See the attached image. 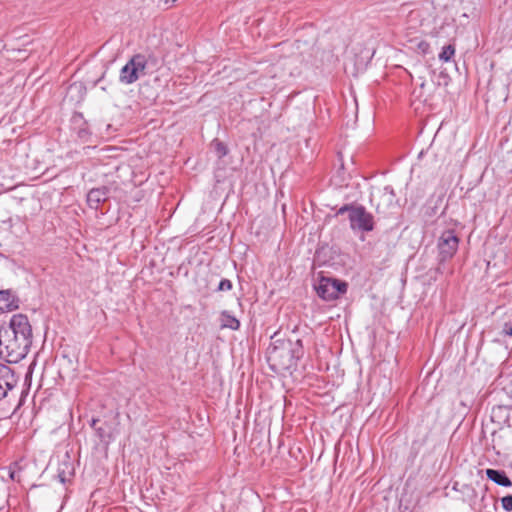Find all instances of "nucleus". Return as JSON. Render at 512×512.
<instances>
[{
	"label": "nucleus",
	"mask_w": 512,
	"mask_h": 512,
	"mask_svg": "<svg viewBox=\"0 0 512 512\" xmlns=\"http://www.w3.org/2000/svg\"><path fill=\"white\" fill-rule=\"evenodd\" d=\"M176 1H177V0H165V2H166V3H168V2L174 3V2H176Z\"/></svg>",
	"instance_id": "19"
},
{
	"label": "nucleus",
	"mask_w": 512,
	"mask_h": 512,
	"mask_svg": "<svg viewBox=\"0 0 512 512\" xmlns=\"http://www.w3.org/2000/svg\"><path fill=\"white\" fill-rule=\"evenodd\" d=\"M147 60L144 55H134L126 65L121 69L120 81L125 84L136 82L145 74Z\"/></svg>",
	"instance_id": "4"
},
{
	"label": "nucleus",
	"mask_w": 512,
	"mask_h": 512,
	"mask_svg": "<svg viewBox=\"0 0 512 512\" xmlns=\"http://www.w3.org/2000/svg\"><path fill=\"white\" fill-rule=\"evenodd\" d=\"M301 340H277L267 349V358L271 366L277 370H286L295 365L300 357Z\"/></svg>",
	"instance_id": "2"
},
{
	"label": "nucleus",
	"mask_w": 512,
	"mask_h": 512,
	"mask_svg": "<svg viewBox=\"0 0 512 512\" xmlns=\"http://www.w3.org/2000/svg\"><path fill=\"white\" fill-rule=\"evenodd\" d=\"M503 333L507 336H512V323H505Z\"/></svg>",
	"instance_id": "17"
},
{
	"label": "nucleus",
	"mask_w": 512,
	"mask_h": 512,
	"mask_svg": "<svg viewBox=\"0 0 512 512\" xmlns=\"http://www.w3.org/2000/svg\"><path fill=\"white\" fill-rule=\"evenodd\" d=\"M213 145H214L215 151L219 158H222L227 155L228 149L225 146V144H223L222 142H220L218 140H215L213 142Z\"/></svg>",
	"instance_id": "14"
},
{
	"label": "nucleus",
	"mask_w": 512,
	"mask_h": 512,
	"mask_svg": "<svg viewBox=\"0 0 512 512\" xmlns=\"http://www.w3.org/2000/svg\"><path fill=\"white\" fill-rule=\"evenodd\" d=\"M428 44L426 42H421L419 44V48L423 51V52H426L427 48H428Z\"/></svg>",
	"instance_id": "18"
},
{
	"label": "nucleus",
	"mask_w": 512,
	"mask_h": 512,
	"mask_svg": "<svg viewBox=\"0 0 512 512\" xmlns=\"http://www.w3.org/2000/svg\"><path fill=\"white\" fill-rule=\"evenodd\" d=\"M376 209H377L378 211H380V209H381V205H380V204H377Z\"/></svg>",
	"instance_id": "20"
},
{
	"label": "nucleus",
	"mask_w": 512,
	"mask_h": 512,
	"mask_svg": "<svg viewBox=\"0 0 512 512\" xmlns=\"http://www.w3.org/2000/svg\"><path fill=\"white\" fill-rule=\"evenodd\" d=\"M459 246V238L453 230H445L438 238V257L441 262L451 259Z\"/></svg>",
	"instance_id": "6"
},
{
	"label": "nucleus",
	"mask_w": 512,
	"mask_h": 512,
	"mask_svg": "<svg viewBox=\"0 0 512 512\" xmlns=\"http://www.w3.org/2000/svg\"><path fill=\"white\" fill-rule=\"evenodd\" d=\"M221 328H229L231 330H238L240 328V321L229 314L227 311L221 313Z\"/></svg>",
	"instance_id": "10"
},
{
	"label": "nucleus",
	"mask_w": 512,
	"mask_h": 512,
	"mask_svg": "<svg viewBox=\"0 0 512 512\" xmlns=\"http://www.w3.org/2000/svg\"><path fill=\"white\" fill-rule=\"evenodd\" d=\"M232 289V282L228 279H222L218 285L219 291H229Z\"/></svg>",
	"instance_id": "16"
},
{
	"label": "nucleus",
	"mask_w": 512,
	"mask_h": 512,
	"mask_svg": "<svg viewBox=\"0 0 512 512\" xmlns=\"http://www.w3.org/2000/svg\"><path fill=\"white\" fill-rule=\"evenodd\" d=\"M344 212H348V219L352 230L362 232L373 230V216L363 206L345 205L339 209L338 214H343Z\"/></svg>",
	"instance_id": "3"
},
{
	"label": "nucleus",
	"mask_w": 512,
	"mask_h": 512,
	"mask_svg": "<svg viewBox=\"0 0 512 512\" xmlns=\"http://www.w3.org/2000/svg\"><path fill=\"white\" fill-rule=\"evenodd\" d=\"M381 197L387 203V205L392 204L395 200L393 188L391 186L384 187L381 191Z\"/></svg>",
	"instance_id": "13"
},
{
	"label": "nucleus",
	"mask_w": 512,
	"mask_h": 512,
	"mask_svg": "<svg viewBox=\"0 0 512 512\" xmlns=\"http://www.w3.org/2000/svg\"><path fill=\"white\" fill-rule=\"evenodd\" d=\"M455 55V47L454 45H447L442 48V51L439 53V60L446 63L449 62Z\"/></svg>",
	"instance_id": "12"
},
{
	"label": "nucleus",
	"mask_w": 512,
	"mask_h": 512,
	"mask_svg": "<svg viewBox=\"0 0 512 512\" xmlns=\"http://www.w3.org/2000/svg\"><path fill=\"white\" fill-rule=\"evenodd\" d=\"M10 298V291H0V310H12L18 307V305L14 303V299L11 300Z\"/></svg>",
	"instance_id": "11"
},
{
	"label": "nucleus",
	"mask_w": 512,
	"mask_h": 512,
	"mask_svg": "<svg viewBox=\"0 0 512 512\" xmlns=\"http://www.w3.org/2000/svg\"><path fill=\"white\" fill-rule=\"evenodd\" d=\"M31 344L32 327L24 314L13 315L9 324L0 329V356L9 363L25 358Z\"/></svg>",
	"instance_id": "1"
},
{
	"label": "nucleus",
	"mask_w": 512,
	"mask_h": 512,
	"mask_svg": "<svg viewBox=\"0 0 512 512\" xmlns=\"http://www.w3.org/2000/svg\"><path fill=\"white\" fill-rule=\"evenodd\" d=\"M107 192L103 188L91 189L87 194V203L93 208L97 209L99 204L106 200Z\"/></svg>",
	"instance_id": "9"
},
{
	"label": "nucleus",
	"mask_w": 512,
	"mask_h": 512,
	"mask_svg": "<svg viewBox=\"0 0 512 512\" xmlns=\"http://www.w3.org/2000/svg\"><path fill=\"white\" fill-rule=\"evenodd\" d=\"M486 476L489 480L493 481L494 483H496L500 486L510 487L512 485L511 480L508 478L506 473L502 470L487 469Z\"/></svg>",
	"instance_id": "8"
},
{
	"label": "nucleus",
	"mask_w": 512,
	"mask_h": 512,
	"mask_svg": "<svg viewBox=\"0 0 512 512\" xmlns=\"http://www.w3.org/2000/svg\"><path fill=\"white\" fill-rule=\"evenodd\" d=\"M17 383V379L10 367L0 364V400L5 398Z\"/></svg>",
	"instance_id": "7"
},
{
	"label": "nucleus",
	"mask_w": 512,
	"mask_h": 512,
	"mask_svg": "<svg viewBox=\"0 0 512 512\" xmlns=\"http://www.w3.org/2000/svg\"><path fill=\"white\" fill-rule=\"evenodd\" d=\"M320 298L326 301L335 300L347 291V284L336 279L322 277L315 285Z\"/></svg>",
	"instance_id": "5"
},
{
	"label": "nucleus",
	"mask_w": 512,
	"mask_h": 512,
	"mask_svg": "<svg viewBox=\"0 0 512 512\" xmlns=\"http://www.w3.org/2000/svg\"><path fill=\"white\" fill-rule=\"evenodd\" d=\"M502 507L506 511H512V495H507L501 499Z\"/></svg>",
	"instance_id": "15"
}]
</instances>
